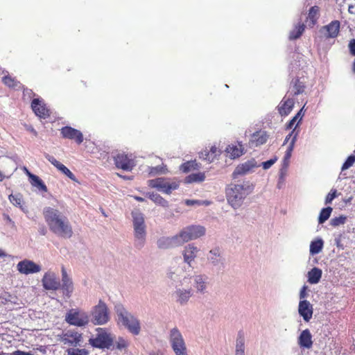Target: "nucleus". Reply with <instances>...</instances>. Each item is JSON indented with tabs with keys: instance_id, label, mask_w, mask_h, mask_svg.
<instances>
[{
	"instance_id": "obj_1",
	"label": "nucleus",
	"mask_w": 355,
	"mask_h": 355,
	"mask_svg": "<svg viewBox=\"0 0 355 355\" xmlns=\"http://www.w3.org/2000/svg\"><path fill=\"white\" fill-rule=\"evenodd\" d=\"M43 215L49 230L60 236L70 238L73 234L72 228L67 217L58 209L45 207Z\"/></svg>"
},
{
	"instance_id": "obj_2",
	"label": "nucleus",
	"mask_w": 355,
	"mask_h": 355,
	"mask_svg": "<svg viewBox=\"0 0 355 355\" xmlns=\"http://www.w3.org/2000/svg\"><path fill=\"white\" fill-rule=\"evenodd\" d=\"M253 189L254 186L250 182L231 184L227 189L226 193L228 203L234 209L239 208L242 205L244 199Z\"/></svg>"
},
{
	"instance_id": "obj_3",
	"label": "nucleus",
	"mask_w": 355,
	"mask_h": 355,
	"mask_svg": "<svg viewBox=\"0 0 355 355\" xmlns=\"http://www.w3.org/2000/svg\"><path fill=\"white\" fill-rule=\"evenodd\" d=\"M114 310L118 318V323L121 324L133 335H139L141 331L139 319L121 304H116Z\"/></svg>"
},
{
	"instance_id": "obj_4",
	"label": "nucleus",
	"mask_w": 355,
	"mask_h": 355,
	"mask_svg": "<svg viewBox=\"0 0 355 355\" xmlns=\"http://www.w3.org/2000/svg\"><path fill=\"white\" fill-rule=\"evenodd\" d=\"M169 343L175 355H188L184 338L177 327L171 329Z\"/></svg>"
},
{
	"instance_id": "obj_5",
	"label": "nucleus",
	"mask_w": 355,
	"mask_h": 355,
	"mask_svg": "<svg viewBox=\"0 0 355 355\" xmlns=\"http://www.w3.org/2000/svg\"><path fill=\"white\" fill-rule=\"evenodd\" d=\"M169 343L175 355H188L184 338L177 327L171 329Z\"/></svg>"
},
{
	"instance_id": "obj_6",
	"label": "nucleus",
	"mask_w": 355,
	"mask_h": 355,
	"mask_svg": "<svg viewBox=\"0 0 355 355\" xmlns=\"http://www.w3.org/2000/svg\"><path fill=\"white\" fill-rule=\"evenodd\" d=\"M205 234V228L201 225H189L184 227L179 236L183 245L189 241L196 239Z\"/></svg>"
},
{
	"instance_id": "obj_7",
	"label": "nucleus",
	"mask_w": 355,
	"mask_h": 355,
	"mask_svg": "<svg viewBox=\"0 0 355 355\" xmlns=\"http://www.w3.org/2000/svg\"><path fill=\"white\" fill-rule=\"evenodd\" d=\"M92 316V321L96 325H103L107 323L109 320V313L105 303L99 300L98 304L93 309Z\"/></svg>"
},
{
	"instance_id": "obj_8",
	"label": "nucleus",
	"mask_w": 355,
	"mask_h": 355,
	"mask_svg": "<svg viewBox=\"0 0 355 355\" xmlns=\"http://www.w3.org/2000/svg\"><path fill=\"white\" fill-rule=\"evenodd\" d=\"M65 321L70 325L83 327L89 322V318L86 313L71 309L66 313Z\"/></svg>"
},
{
	"instance_id": "obj_9",
	"label": "nucleus",
	"mask_w": 355,
	"mask_h": 355,
	"mask_svg": "<svg viewBox=\"0 0 355 355\" xmlns=\"http://www.w3.org/2000/svg\"><path fill=\"white\" fill-rule=\"evenodd\" d=\"M207 260L218 272L224 270L225 268V258L222 250L218 248H214L209 252Z\"/></svg>"
},
{
	"instance_id": "obj_10",
	"label": "nucleus",
	"mask_w": 355,
	"mask_h": 355,
	"mask_svg": "<svg viewBox=\"0 0 355 355\" xmlns=\"http://www.w3.org/2000/svg\"><path fill=\"white\" fill-rule=\"evenodd\" d=\"M89 341L93 347L101 349H109L113 345L112 338L106 332L98 334L96 338H90Z\"/></svg>"
},
{
	"instance_id": "obj_11",
	"label": "nucleus",
	"mask_w": 355,
	"mask_h": 355,
	"mask_svg": "<svg viewBox=\"0 0 355 355\" xmlns=\"http://www.w3.org/2000/svg\"><path fill=\"white\" fill-rule=\"evenodd\" d=\"M182 245L179 234L173 236H162L157 241V246L161 250L174 248Z\"/></svg>"
},
{
	"instance_id": "obj_12",
	"label": "nucleus",
	"mask_w": 355,
	"mask_h": 355,
	"mask_svg": "<svg viewBox=\"0 0 355 355\" xmlns=\"http://www.w3.org/2000/svg\"><path fill=\"white\" fill-rule=\"evenodd\" d=\"M254 159H250L242 164H239L232 173L234 179L237 178L239 175H244L253 171L254 168L259 167Z\"/></svg>"
},
{
	"instance_id": "obj_13",
	"label": "nucleus",
	"mask_w": 355,
	"mask_h": 355,
	"mask_svg": "<svg viewBox=\"0 0 355 355\" xmlns=\"http://www.w3.org/2000/svg\"><path fill=\"white\" fill-rule=\"evenodd\" d=\"M269 139L268 133L265 130H258L250 135L248 146L250 148L259 147L265 144Z\"/></svg>"
},
{
	"instance_id": "obj_14",
	"label": "nucleus",
	"mask_w": 355,
	"mask_h": 355,
	"mask_svg": "<svg viewBox=\"0 0 355 355\" xmlns=\"http://www.w3.org/2000/svg\"><path fill=\"white\" fill-rule=\"evenodd\" d=\"M44 288L48 291H57L60 288V282L54 272H46L42 279Z\"/></svg>"
},
{
	"instance_id": "obj_15",
	"label": "nucleus",
	"mask_w": 355,
	"mask_h": 355,
	"mask_svg": "<svg viewBox=\"0 0 355 355\" xmlns=\"http://www.w3.org/2000/svg\"><path fill=\"white\" fill-rule=\"evenodd\" d=\"M17 268L18 271L24 275L37 273L41 270V266L33 261L24 259L19 261Z\"/></svg>"
},
{
	"instance_id": "obj_16",
	"label": "nucleus",
	"mask_w": 355,
	"mask_h": 355,
	"mask_svg": "<svg viewBox=\"0 0 355 355\" xmlns=\"http://www.w3.org/2000/svg\"><path fill=\"white\" fill-rule=\"evenodd\" d=\"M60 134L63 138L75 140L78 144H80L83 141V133L71 126L62 127L60 130Z\"/></svg>"
},
{
	"instance_id": "obj_17",
	"label": "nucleus",
	"mask_w": 355,
	"mask_h": 355,
	"mask_svg": "<svg viewBox=\"0 0 355 355\" xmlns=\"http://www.w3.org/2000/svg\"><path fill=\"white\" fill-rule=\"evenodd\" d=\"M340 27V22L338 20H334L322 26L320 31L326 38H336L338 35Z\"/></svg>"
},
{
	"instance_id": "obj_18",
	"label": "nucleus",
	"mask_w": 355,
	"mask_h": 355,
	"mask_svg": "<svg viewBox=\"0 0 355 355\" xmlns=\"http://www.w3.org/2000/svg\"><path fill=\"white\" fill-rule=\"evenodd\" d=\"M62 284H60V288L63 291V294L70 297L73 291V284L71 277L67 275V270L64 266H62Z\"/></svg>"
},
{
	"instance_id": "obj_19",
	"label": "nucleus",
	"mask_w": 355,
	"mask_h": 355,
	"mask_svg": "<svg viewBox=\"0 0 355 355\" xmlns=\"http://www.w3.org/2000/svg\"><path fill=\"white\" fill-rule=\"evenodd\" d=\"M134 230V246L138 250L144 248L146 239V226L135 227Z\"/></svg>"
},
{
	"instance_id": "obj_20",
	"label": "nucleus",
	"mask_w": 355,
	"mask_h": 355,
	"mask_svg": "<svg viewBox=\"0 0 355 355\" xmlns=\"http://www.w3.org/2000/svg\"><path fill=\"white\" fill-rule=\"evenodd\" d=\"M114 164L119 168L124 171H131L134 166L132 160L124 153H118L114 157Z\"/></svg>"
},
{
	"instance_id": "obj_21",
	"label": "nucleus",
	"mask_w": 355,
	"mask_h": 355,
	"mask_svg": "<svg viewBox=\"0 0 355 355\" xmlns=\"http://www.w3.org/2000/svg\"><path fill=\"white\" fill-rule=\"evenodd\" d=\"M313 305L308 300H300L298 313L305 322H309L313 316Z\"/></svg>"
},
{
	"instance_id": "obj_22",
	"label": "nucleus",
	"mask_w": 355,
	"mask_h": 355,
	"mask_svg": "<svg viewBox=\"0 0 355 355\" xmlns=\"http://www.w3.org/2000/svg\"><path fill=\"white\" fill-rule=\"evenodd\" d=\"M199 249L193 244L187 245L182 251L184 262L188 265V268H192V262L197 257Z\"/></svg>"
},
{
	"instance_id": "obj_23",
	"label": "nucleus",
	"mask_w": 355,
	"mask_h": 355,
	"mask_svg": "<svg viewBox=\"0 0 355 355\" xmlns=\"http://www.w3.org/2000/svg\"><path fill=\"white\" fill-rule=\"evenodd\" d=\"M82 334L74 331L68 330L62 336V341L64 344H69L72 346L76 347L82 340Z\"/></svg>"
},
{
	"instance_id": "obj_24",
	"label": "nucleus",
	"mask_w": 355,
	"mask_h": 355,
	"mask_svg": "<svg viewBox=\"0 0 355 355\" xmlns=\"http://www.w3.org/2000/svg\"><path fill=\"white\" fill-rule=\"evenodd\" d=\"M31 107L34 113L40 118L45 119L49 116V110L39 98H34L33 100Z\"/></svg>"
},
{
	"instance_id": "obj_25",
	"label": "nucleus",
	"mask_w": 355,
	"mask_h": 355,
	"mask_svg": "<svg viewBox=\"0 0 355 355\" xmlns=\"http://www.w3.org/2000/svg\"><path fill=\"white\" fill-rule=\"evenodd\" d=\"M192 294L193 291L191 288H177L174 292L176 302L181 305L187 304L192 296Z\"/></svg>"
},
{
	"instance_id": "obj_26",
	"label": "nucleus",
	"mask_w": 355,
	"mask_h": 355,
	"mask_svg": "<svg viewBox=\"0 0 355 355\" xmlns=\"http://www.w3.org/2000/svg\"><path fill=\"white\" fill-rule=\"evenodd\" d=\"M225 152L230 159L239 157L244 153V148L241 142L237 144H230L225 148Z\"/></svg>"
},
{
	"instance_id": "obj_27",
	"label": "nucleus",
	"mask_w": 355,
	"mask_h": 355,
	"mask_svg": "<svg viewBox=\"0 0 355 355\" xmlns=\"http://www.w3.org/2000/svg\"><path fill=\"white\" fill-rule=\"evenodd\" d=\"M294 106V101L292 98H284L277 106V110L281 116H288Z\"/></svg>"
},
{
	"instance_id": "obj_28",
	"label": "nucleus",
	"mask_w": 355,
	"mask_h": 355,
	"mask_svg": "<svg viewBox=\"0 0 355 355\" xmlns=\"http://www.w3.org/2000/svg\"><path fill=\"white\" fill-rule=\"evenodd\" d=\"M298 344L301 347L306 349H310L312 347V336L308 329L303 330L300 334Z\"/></svg>"
},
{
	"instance_id": "obj_29",
	"label": "nucleus",
	"mask_w": 355,
	"mask_h": 355,
	"mask_svg": "<svg viewBox=\"0 0 355 355\" xmlns=\"http://www.w3.org/2000/svg\"><path fill=\"white\" fill-rule=\"evenodd\" d=\"M207 279L206 275H198L193 277V286L198 293L203 294L206 292Z\"/></svg>"
},
{
	"instance_id": "obj_30",
	"label": "nucleus",
	"mask_w": 355,
	"mask_h": 355,
	"mask_svg": "<svg viewBox=\"0 0 355 355\" xmlns=\"http://www.w3.org/2000/svg\"><path fill=\"white\" fill-rule=\"evenodd\" d=\"M322 275V270L318 267H314L307 273L308 282L311 284H317L320 282Z\"/></svg>"
},
{
	"instance_id": "obj_31",
	"label": "nucleus",
	"mask_w": 355,
	"mask_h": 355,
	"mask_svg": "<svg viewBox=\"0 0 355 355\" xmlns=\"http://www.w3.org/2000/svg\"><path fill=\"white\" fill-rule=\"evenodd\" d=\"M324 241L322 238L318 237L310 243L309 253L313 256L319 254L323 249Z\"/></svg>"
},
{
	"instance_id": "obj_32",
	"label": "nucleus",
	"mask_w": 355,
	"mask_h": 355,
	"mask_svg": "<svg viewBox=\"0 0 355 355\" xmlns=\"http://www.w3.org/2000/svg\"><path fill=\"white\" fill-rule=\"evenodd\" d=\"M304 83L300 81L299 78H293L291 83L290 92L296 96L302 94L304 89Z\"/></svg>"
},
{
	"instance_id": "obj_33",
	"label": "nucleus",
	"mask_w": 355,
	"mask_h": 355,
	"mask_svg": "<svg viewBox=\"0 0 355 355\" xmlns=\"http://www.w3.org/2000/svg\"><path fill=\"white\" fill-rule=\"evenodd\" d=\"M146 196L149 198L152 201L159 206L163 207H167L168 206V201L163 198L158 193H155L154 192H147L146 193Z\"/></svg>"
},
{
	"instance_id": "obj_34",
	"label": "nucleus",
	"mask_w": 355,
	"mask_h": 355,
	"mask_svg": "<svg viewBox=\"0 0 355 355\" xmlns=\"http://www.w3.org/2000/svg\"><path fill=\"white\" fill-rule=\"evenodd\" d=\"M133 227L146 226L144 215L139 211H132Z\"/></svg>"
},
{
	"instance_id": "obj_35",
	"label": "nucleus",
	"mask_w": 355,
	"mask_h": 355,
	"mask_svg": "<svg viewBox=\"0 0 355 355\" xmlns=\"http://www.w3.org/2000/svg\"><path fill=\"white\" fill-rule=\"evenodd\" d=\"M30 183L31 185L34 187H36L40 191L46 192L47 191V187L42 181V180L36 175H32L30 176Z\"/></svg>"
},
{
	"instance_id": "obj_36",
	"label": "nucleus",
	"mask_w": 355,
	"mask_h": 355,
	"mask_svg": "<svg viewBox=\"0 0 355 355\" xmlns=\"http://www.w3.org/2000/svg\"><path fill=\"white\" fill-rule=\"evenodd\" d=\"M305 30V25L299 23L295 26L294 28L289 33V40H295L300 37Z\"/></svg>"
},
{
	"instance_id": "obj_37",
	"label": "nucleus",
	"mask_w": 355,
	"mask_h": 355,
	"mask_svg": "<svg viewBox=\"0 0 355 355\" xmlns=\"http://www.w3.org/2000/svg\"><path fill=\"white\" fill-rule=\"evenodd\" d=\"M235 355H245V340L241 332L239 333L236 339Z\"/></svg>"
},
{
	"instance_id": "obj_38",
	"label": "nucleus",
	"mask_w": 355,
	"mask_h": 355,
	"mask_svg": "<svg viewBox=\"0 0 355 355\" xmlns=\"http://www.w3.org/2000/svg\"><path fill=\"white\" fill-rule=\"evenodd\" d=\"M205 179V175L204 173L202 172H198V173H193L185 178V182L186 183H193V182H203Z\"/></svg>"
},
{
	"instance_id": "obj_39",
	"label": "nucleus",
	"mask_w": 355,
	"mask_h": 355,
	"mask_svg": "<svg viewBox=\"0 0 355 355\" xmlns=\"http://www.w3.org/2000/svg\"><path fill=\"white\" fill-rule=\"evenodd\" d=\"M333 211L332 207H327L322 208L318 216V223L322 225L330 217L331 212Z\"/></svg>"
},
{
	"instance_id": "obj_40",
	"label": "nucleus",
	"mask_w": 355,
	"mask_h": 355,
	"mask_svg": "<svg viewBox=\"0 0 355 355\" xmlns=\"http://www.w3.org/2000/svg\"><path fill=\"white\" fill-rule=\"evenodd\" d=\"M168 170L166 165L148 167V175L151 177L161 174H166Z\"/></svg>"
},
{
	"instance_id": "obj_41",
	"label": "nucleus",
	"mask_w": 355,
	"mask_h": 355,
	"mask_svg": "<svg viewBox=\"0 0 355 355\" xmlns=\"http://www.w3.org/2000/svg\"><path fill=\"white\" fill-rule=\"evenodd\" d=\"M181 270L179 268H170L166 273L167 277L173 282H178L180 279Z\"/></svg>"
},
{
	"instance_id": "obj_42",
	"label": "nucleus",
	"mask_w": 355,
	"mask_h": 355,
	"mask_svg": "<svg viewBox=\"0 0 355 355\" xmlns=\"http://www.w3.org/2000/svg\"><path fill=\"white\" fill-rule=\"evenodd\" d=\"M178 187L179 184L175 182H169L166 181L164 184V186H162L159 191L167 194H170L172 191L177 189Z\"/></svg>"
},
{
	"instance_id": "obj_43",
	"label": "nucleus",
	"mask_w": 355,
	"mask_h": 355,
	"mask_svg": "<svg viewBox=\"0 0 355 355\" xmlns=\"http://www.w3.org/2000/svg\"><path fill=\"white\" fill-rule=\"evenodd\" d=\"M166 181V179L164 178L150 180H148V186L151 188L157 189L159 191Z\"/></svg>"
},
{
	"instance_id": "obj_44",
	"label": "nucleus",
	"mask_w": 355,
	"mask_h": 355,
	"mask_svg": "<svg viewBox=\"0 0 355 355\" xmlns=\"http://www.w3.org/2000/svg\"><path fill=\"white\" fill-rule=\"evenodd\" d=\"M3 83L9 87L15 88L17 87L20 84L19 82L17 81L15 78H12L10 76H5L2 78Z\"/></svg>"
},
{
	"instance_id": "obj_45",
	"label": "nucleus",
	"mask_w": 355,
	"mask_h": 355,
	"mask_svg": "<svg viewBox=\"0 0 355 355\" xmlns=\"http://www.w3.org/2000/svg\"><path fill=\"white\" fill-rule=\"evenodd\" d=\"M346 220L347 217L343 215H341L339 216L338 217H334L331 218L330 220V225L333 227H338L340 225L345 224Z\"/></svg>"
},
{
	"instance_id": "obj_46",
	"label": "nucleus",
	"mask_w": 355,
	"mask_h": 355,
	"mask_svg": "<svg viewBox=\"0 0 355 355\" xmlns=\"http://www.w3.org/2000/svg\"><path fill=\"white\" fill-rule=\"evenodd\" d=\"M9 200L10 201V202L15 205V206H18L22 210H24L22 208H21V202H22V198H21V196L20 194H11L9 196Z\"/></svg>"
},
{
	"instance_id": "obj_47",
	"label": "nucleus",
	"mask_w": 355,
	"mask_h": 355,
	"mask_svg": "<svg viewBox=\"0 0 355 355\" xmlns=\"http://www.w3.org/2000/svg\"><path fill=\"white\" fill-rule=\"evenodd\" d=\"M354 163H355V155H351L346 159V160L343 163V164L341 167V170L343 171H345V170L349 168L352 166H353V164Z\"/></svg>"
},
{
	"instance_id": "obj_48",
	"label": "nucleus",
	"mask_w": 355,
	"mask_h": 355,
	"mask_svg": "<svg viewBox=\"0 0 355 355\" xmlns=\"http://www.w3.org/2000/svg\"><path fill=\"white\" fill-rule=\"evenodd\" d=\"M67 355H88L85 349L69 348L67 350Z\"/></svg>"
},
{
	"instance_id": "obj_49",
	"label": "nucleus",
	"mask_w": 355,
	"mask_h": 355,
	"mask_svg": "<svg viewBox=\"0 0 355 355\" xmlns=\"http://www.w3.org/2000/svg\"><path fill=\"white\" fill-rule=\"evenodd\" d=\"M44 157L49 162H51V164H53L58 170H60L61 167L63 166L64 165L58 160H56V159L53 156L50 155L48 153H44Z\"/></svg>"
},
{
	"instance_id": "obj_50",
	"label": "nucleus",
	"mask_w": 355,
	"mask_h": 355,
	"mask_svg": "<svg viewBox=\"0 0 355 355\" xmlns=\"http://www.w3.org/2000/svg\"><path fill=\"white\" fill-rule=\"evenodd\" d=\"M319 11V8L316 6H312L310 8L309 10V18L313 21V23H315L317 19V15Z\"/></svg>"
},
{
	"instance_id": "obj_51",
	"label": "nucleus",
	"mask_w": 355,
	"mask_h": 355,
	"mask_svg": "<svg viewBox=\"0 0 355 355\" xmlns=\"http://www.w3.org/2000/svg\"><path fill=\"white\" fill-rule=\"evenodd\" d=\"M338 196L336 189H331L330 192L327 195L324 200L325 205H329Z\"/></svg>"
},
{
	"instance_id": "obj_52",
	"label": "nucleus",
	"mask_w": 355,
	"mask_h": 355,
	"mask_svg": "<svg viewBox=\"0 0 355 355\" xmlns=\"http://www.w3.org/2000/svg\"><path fill=\"white\" fill-rule=\"evenodd\" d=\"M199 157L203 160L209 162H212L214 159V156L211 155L209 150H205L200 153Z\"/></svg>"
},
{
	"instance_id": "obj_53",
	"label": "nucleus",
	"mask_w": 355,
	"mask_h": 355,
	"mask_svg": "<svg viewBox=\"0 0 355 355\" xmlns=\"http://www.w3.org/2000/svg\"><path fill=\"white\" fill-rule=\"evenodd\" d=\"M61 171L63 174H64L66 176H67L70 180L73 181H76V176L73 175V173L64 165L61 167V168L59 170Z\"/></svg>"
},
{
	"instance_id": "obj_54",
	"label": "nucleus",
	"mask_w": 355,
	"mask_h": 355,
	"mask_svg": "<svg viewBox=\"0 0 355 355\" xmlns=\"http://www.w3.org/2000/svg\"><path fill=\"white\" fill-rule=\"evenodd\" d=\"M299 135V130H296V128H294L292 131L286 137L284 141V143H283V145H285L286 144H287L289 140L295 137V141H297V136Z\"/></svg>"
},
{
	"instance_id": "obj_55",
	"label": "nucleus",
	"mask_w": 355,
	"mask_h": 355,
	"mask_svg": "<svg viewBox=\"0 0 355 355\" xmlns=\"http://www.w3.org/2000/svg\"><path fill=\"white\" fill-rule=\"evenodd\" d=\"M277 160V157L270 159L266 162H263L261 163V166H263V169H265V170L268 169L276 162Z\"/></svg>"
},
{
	"instance_id": "obj_56",
	"label": "nucleus",
	"mask_w": 355,
	"mask_h": 355,
	"mask_svg": "<svg viewBox=\"0 0 355 355\" xmlns=\"http://www.w3.org/2000/svg\"><path fill=\"white\" fill-rule=\"evenodd\" d=\"M295 144V137H293L289 142V144L287 147V149L285 152V154L292 155V153L293 151Z\"/></svg>"
},
{
	"instance_id": "obj_57",
	"label": "nucleus",
	"mask_w": 355,
	"mask_h": 355,
	"mask_svg": "<svg viewBox=\"0 0 355 355\" xmlns=\"http://www.w3.org/2000/svg\"><path fill=\"white\" fill-rule=\"evenodd\" d=\"M303 110H304V107H302L298 112L293 117V119H295L296 121H297L295 128H297V127H298L299 124L300 123L302 119V117L304 116V112H303Z\"/></svg>"
},
{
	"instance_id": "obj_58",
	"label": "nucleus",
	"mask_w": 355,
	"mask_h": 355,
	"mask_svg": "<svg viewBox=\"0 0 355 355\" xmlns=\"http://www.w3.org/2000/svg\"><path fill=\"white\" fill-rule=\"evenodd\" d=\"M303 110H304V107H302L298 112L293 117V119H295L296 121H297L295 128H297V127H298L299 124L300 123L302 119V117L304 116V112H303Z\"/></svg>"
},
{
	"instance_id": "obj_59",
	"label": "nucleus",
	"mask_w": 355,
	"mask_h": 355,
	"mask_svg": "<svg viewBox=\"0 0 355 355\" xmlns=\"http://www.w3.org/2000/svg\"><path fill=\"white\" fill-rule=\"evenodd\" d=\"M303 110H304V107H302L298 112L293 117V119H295L296 121H297L295 128H297V127H298L299 124L300 123L302 119V117L304 116V112H303Z\"/></svg>"
},
{
	"instance_id": "obj_60",
	"label": "nucleus",
	"mask_w": 355,
	"mask_h": 355,
	"mask_svg": "<svg viewBox=\"0 0 355 355\" xmlns=\"http://www.w3.org/2000/svg\"><path fill=\"white\" fill-rule=\"evenodd\" d=\"M307 289H308V286L306 285H304L301 288L300 294H299L300 300H306L305 298L308 296Z\"/></svg>"
},
{
	"instance_id": "obj_61",
	"label": "nucleus",
	"mask_w": 355,
	"mask_h": 355,
	"mask_svg": "<svg viewBox=\"0 0 355 355\" xmlns=\"http://www.w3.org/2000/svg\"><path fill=\"white\" fill-rule=\"evenodd\" d=\"M193 162H188L182 164L180 166V169L184 173H188L191 170V168L193 167Z\"/></svg>"
},
{
	"instance_id": "obj_62",
	"label": "nucleus",
	"mask_w": 355,
	"mask_h": 355,
	"mask_svg": "<svg viewBox=\"0 0 355 355\" xmlns=\"http://www.w3.org/2000/svg\"><path fill=\"white\" fill-rule=\"evenodd\" d=\"M291 157V155L285 154L283 159V164H282V168L281 171L283 170V168H286L288 166L290 159Z\"/></svg>"
},
{
	"instance_id": "obj_63",
	"label": "nucleus",
	"mask_w": 355,
	"mask_h": 355,
	"mask_svg": "<svg viewBox=\"0 0 355 355\" xmlns=\"http://www.w3.org/2000/svg\"><path fill=\"white\" fill-rule=\"evenodd\" d=\"M349 49L350 53L355 56V39H352L349 41Z\"/></svg>"
},
{
	"instance_id": "obj_64",
	"label": "nucleus",
	"mask_w": 355,
	"mask_h": 355,
	"mask_svg": "<svg viewBox=\"0 0 355 355\" xmlns=\"http://www.w3.org/2000/svg\"><path fill=\"white\" fill-rule=\"evenodd\" d=\"M12 355H33L31 352H24L21 350H16L12 352Z\"/></svg>"
}]
</instances>
